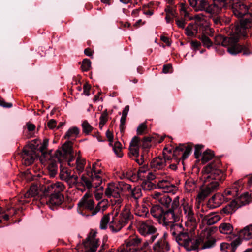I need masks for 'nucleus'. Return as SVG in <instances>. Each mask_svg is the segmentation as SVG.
Returning a JSON list of instances; mask_svg holds the SVG:
<instances>
[{"mask_svg":"<svg viewBox=\"0 0 252 252\" xmlns=\"http://www.w3.org/2000/svg\"><path fill=\"white\" fill-rule=\"evenodd\" d=\"M201 180L204 186L201 188L197 199L199 202L204 200L210 193L217 190L219 188V182L224 180L225 175L221 170L216 168L212 163L204 167L201 172Z\"/></svg>","mask_w":252,"mask_h":252,"instance_id":"nucleus-1","label":"nucleus"},{"mask_svg":"<svg viewBox=\"0 0 252 252\" xmlns=\"http://www.w3.org/2000/svg\"><path fill=\"white\" fill-rule=\"evenodd\" d=\"M241 33L245 37L247 32H233L229 37H225L221 34H218L215 37L216 44L221 45L227 47L228 52L232 55H236L243 52V55H249L252 52L247 45H241L238 43Z\"/></svg>","mask_w":252,"mask_h":252,"instance_id":"nucleus-2","label":"nucleus"},{"mask_svg":"<svg viewBox=\"0 0 252 252\" xmlns=\"http://www.w3.org/2000/svg\"><path fill=\"white\" fill-rule=\"evenodd\" d=\"M179 206V201L174 200L170 208L164 211L160 205H156L151 208L150 213L153 217L158 219L159 223L167 225L169 223L179 220L180 212Z\"/></svg>","mask_w":252,"mask_h":252,"instance_id":"nucleus-3","label":"nucleus"},{"mask_svg":"<svg viewBox=\"0 0 252 252\" xmlns=\"http://www.w3.org/2000/svg\"><path fill=\"white\" fill-rule=\"evenodd\" d=\"M213 230L211 228H206L203 230L198 236L195 239L191 237L189 246L187 251H190L197 250L200 245L201 249H210L215 246L216 243V238L212 236Z\"/></svg>","mask_w":252,"mask_h":252,"instance_id":"nucleus-4","label":"nucleus"},{"mask_svg":"<svg viewBox=\"0 0 252 252\" xmlns=\"http://www.w3.org/2000/svg\"><path fill=\"white\" fill-rule=\"evenodd\" d=\"M181 14L185 19L195 20V24H189L186 28V32H193L194 31L204 32L210 30L209 24L205 19V16L203 14L195 15L193 17L190 16L185 4L181 3L180 8Z\"/></svg>","mask_w":252,"mask_h":252,"instance_id":"nucleus-5","label":"nucleus"},{"mask_svg":"<svg viewBox=\"0 0 252 252\" xmlns=\"http://www.w3.org/2000/svg\"><path fill=\"white\" fill-rule=\"evenodd\" d=\"M174 222L169 223L165 226L169 230L171 234L178 244L184 247L187 251L188 248L189 246V243L190 242L191 237L187 231H185L184 228L181 224Z\"/></svg>","mask_w":252,"mask_h":252,"instance_id":"nucleus-6","label":"nucleus"},{"mask_svg":"<svg viewBox=\"0 0 252 252\" xmlns=\"http://www.w3.org/2000/svg\"><path fill=\"white\" fill-rule=\"evenodd\" d=\"M132 217L129 208L125 206L119 215L117 212L113 217L109 224L110 229L113 233L119 232L128 223Z\"/></svg>","mask_w":252,"mask_h":252,"instance_id":"nucleus-7","label":"nucleus"},{"mask_svg":"<svg viewBox=\"0 0 252 252\" xmlns=\"http://www.w3.org/2000/svg\"><path fill=\"white\" fill-rule=\"evenodd\" d=\"M90 169V167L86 168V172L81 175V181L79 182V184L77 186L82 185L90 189L92 188H97L102 184V179L94 175Z\"/></svg>","mask_w":252,"mask_h":252,"instance_id":"nucleus-8","label":"nucleus"},{"mask_svg":"<svg viewBox=\"0 0 252 252\" xmlns=\"http://www.w3.org/2000/svg\"><path fill=\"white\" fill-rule=\"evenodd\" d=\"M231 8L235 16L238 18H242L244 16L250 14V12L252 11V3L249 4L244 3L240 1V0H234V2L227 8Z\"/></svg>","mask_w":252,"mask_h":252,"instance_id":"nucleus-9","label":"nucleus"},{"mask_svg":"<svg viewBox=\"0 0 252 252\" xmlns=\"http://www.w3.org/2000/svg\"><path fill=\"white\" fill-rule=\"evenodd\" d=\"M137 227L139 233L144 236L150 237L154 235H158L157 233V228L149 220H137Z\"/></svg>","mask_w":252,"mask_h":252,"instance_id":"nucleus-10","label":"nucleus"},{"mask_svg":"<svg viewBox=\"0 0 252 252\" xmlns=\"http://www.w3.org/2000/svg\"><path fill=\"white\" fill-rule=\"evenodd\" d=\"M232 3V0H214L213 3L209 5L204 11L211 15H218L222 8H227Z\"/></svg>","mask_w":252,"mask_h":252,"instance_id":"nucleus-11","label":"nucleus"},{"mask_svg":"<svg viewBox=\"0 0 252 252\" xmlns=\"http://www.w3.org/2000/svg\"><path fill=\"white\" fill-rule=\"evenodd\" d=\"M97 232L92 230L83 242L86 249L85 252H95L99 246V239L96 238Z\"/></svg>","mask_w":252,"mask_h":252,"instance_id":"nucleus-12","label":"nucleus"},{"mask_svg":"<svg viewBox=\"0 0 252 252\" xmlns=\"http://www.w3.org/2000/svg\"><path fill=\"white\" fill-rule=\"evenodd\" d=\"M60 177L62 180L65 181L70 187L77 186L79 184L78 177L74 174H71V172L65 167L60 166Z\"/></svg>","mask_w":252,"mask_h":252,"instance_id":"nucleus-13","label":"nucleus"},{"mask_svg":"<svg viewBox=\"0 0 252 252\" xmlns=\"http://www.w3.org/2000/svg\"><path fill=\"white\" fill-rule=\"evenodd\" d=\"M22 163L26 166L32 164L36 157L34 146H25L21 153Z\"/></svg>","mask_w":252,"mask_h":252,"instance_id":"nucleus-14","label":"nucleus"},{"mask_svg":"<svg viewBox=\"0 0 252 252\" xmlns=\"http://www.w3.org/2000/svg\"><path fill=\"white\" fill-rule=\"evenodd\" d=\"M105 195L108 198H113L116 199L115 202L118 204L121 203L122 196L118 183H109L107 185L105 191Z\"/></svg>","mask_w":252,"mask_h":252,"instance_id":"nucleus-15","label":"nucleus"},{"mask_svg":"<svg viewBox=\"0 0 252 252\" xmlns=\"http://www.w3.org/2000/svg\"><path fill=\"white\" fill-rule=\"evenodd\" d=\"M44 158L45 161L48 160V169L50 175L51 177H54L57 173L58 162H61L63 159L62 158H58L55 154L54 156H52L50 154L47 155V157Z\"/></svg>","mask_w":252,"mask_h":252,"instance_id":"nucleus-16","label":"nucleus"},{"mask_svg":"<svg viewBox=\"0 0 252 252\" xmlns=\"http://www.w3.org/2000/svg\"><path fill=\"white\" fill-rule=\"evenodd\" d=\"M94 201L91 198V194L89 192L86 193L78 204L80 208L91 211V213L94 209Z\"/></svg>","mask_w":252,"mask_h":252,"instance_id":"nucleus-17","label":"nucleus"},{"mask_svg":"<svg viewBox=\"0 0 252 252\" xmlns=\"http://www.w3.org/2000/svg\"><path fill=\"white\" fill-rule=\"evenodd\" d=\"M72 148L71 142L68 141L64 143L61 149L56 150L55 155L58 158H62L63 159L67 158L71 156Z\"/></svg>","mask_w":252,"mask_h":252,"instance_id":"nucleus-18","label":"nucleus"},{"mask_svg":"<svg viewBox=\"0 0 252 252\" xmlns=\"http://www.w3.org/2000/svg\"><path fill=\"white\" fill-rule=\"evenodd\" d=\"M170 159L168 157L158 156L154 158L151 162L150 165L154 170L164 169Z\"/></svg>","mask_w":252,"mask_h":252,"instance_id":"nucleus-19","label":"nucleus"},{"mask_svg":"<svg viewBox=\"0 0 252 252\" xmlns=\"http://www.w3.org/2000/svg\"><path fill=\"white\" fill-rule=\"evenodd\" d=\"M64 188L65 187L62 182H57L45 186L43 189L44 194L46 195L48 193L61 194V192Z\"/></svg>","mask_w":252,"mask_h":252,"instance_id":"nucleus-20","label":"nucleus"},{"mask_svg":"<svg viewBox=\"0 0 252 252\" xmlns=\"http://www.w3.org/2000/svg\"><path fill=\"white\" fill-rule=\"evenodd\" d=\"M166 234L163 236L157 241L153 246V251L151 252H164L170 250L168 243L166 240Z\"/></svg>","mask_w":252,"mask_h":252,"instance_id":"nucleus-21","label":"nucleus"},{"mask_svg":"<svg viewBox=\"0 0 252 252\" xmlns=\"http://www.w3.org/2000/svg\"><path fill=\"white\" fill-rule=\"evenodd\" d=\"M235 32H241L252 27V14H249L240 21V24L234 26Z\"/></svg>","mask_w":252,"mask_h":252,"instance_id":"nucleus-22","label":"nucleus"},{"mask_svg":"<svg viewBox=\"0 0 252 252\" xmlns=\"http://www.w3.org/2000/svg\"><path fill=\"white\" fill-rule=\"evenodd\" d=\"M64 200V197L62 194L51 193L47 203L49 208L54 210L55 208L60 205Z\"/></svg>","mask_w":252,"mask_h":252,"instance_id":"nucleus-23","label":"nucleus"},{"mask_svg":"<svg viewBox=\"0 0 252 252\" xmlns=\"http://www.w3.org/2000/svg\"><path fill=\"white\" fill-rule=\"evenodd\" d=\"M158 188L162 189L164 192L174 193L177 190V187L167 180H162L158 183Z\"/></svg>","mask_w":252,"mask_h":252,"instance_id":"nucleus-24","label":"nucleus"},{"mask_svg":"<svg viewBox=\"0 0 252 252\" xmlns=\"http://www.w3.org/2000/svg\"><path fill=\"white\" fill-rule=\"evenodd\" d=\"M180 208L181 209V210L179 209V210L180 214L181 213V211H183L184 218L195 215L192 206L191 204H189V202L187 201L185 198H183L181 200Z\"/></svg>","mask_w":252,"mask_h":252,"instance_id":"nucleus-25","label":"nucleus"},{"mask_svg":"<svg viewBox=\"0 0 252 252\" xmlns=\"http://www.w3.org/2000/svg\"><path fill=\"white\" fill-rule=\"evenodd\" d=\"M140 242L141 239L135 236L125 241V246L124 247L129 252H138V248L137 247Z\"/></svg>","mask_w":252,"mask_h":252,"instance_id":"nucleus-26","label":"nucleus"},{"mask_svg":"<svg viewBox=\"0 0 252 252\" xmlns=\"http://www.w3.org/2000/svg\"><path fill=\"white\" fill-rule=\"evenodd\" d=\"M140 138L136 136H134L130 142L129 150L130 155L137 158L139 156Z\"/></svg>","mask_w":252,"mask_h":252,"instance_id":"nucleus-27","label":"nucleus"},{"mask_svg":"<svg viewBox=\"0 0 252 252\" xmlns=\"http://www.w3.org/2000/svg\"><path fill=\"white\" fill-rule=\"evenodd\" d=\"M247 195H241L240 199H237L236 201L231 202L229 205L227 206L225 208H223L222 211L225 214H231L233 212V209L232 208V206L236 204L238 205L237 207H239L241 205H244L247 203Z\"/></svg>","mask_w":252,"mask_h":252,"instance_id":"nucleus-28","label":"nucleus"},{"mask_svg":"<svg viewBox=\"0 0 252 252\" xmlns=\"http://www.w3.org/2000/svg\"><path fill=\"white\" fill-rule=\"evenodd\" d=\"M189 3L195 11H204L207 6V0H188Z\"/></svg>","mask_w":252,"mask_h":252,"instance_id":"nucleus-29","label":"nucleus"},{"mask_svg":"<svg viewBox=\"0 0 252 252\" xmlns=\"http://www.w3.org/2000/svg\"><path fill=\"white\" fill-rule=\"evenodd\" d=\"M192 148L190 146H185L180 145L179 146L176 147L174 151V155L180 154V152H182V158L183 160L186 159L189 155Z\"/></svg>","mask_w":252,"mask_h":252,"instance_id":"nucleus-30","label":"nucleus"},{"mask_svg":"<svg viewBox=\"0 0 252 252\" xmlns=\"http://www.w3.org/2000/svg\"><path fill=\"white\" fill-rule=\"evenodd\" d=\"M200 216L202 219V221L209 225L215 224L220 219V217L215 213H210L205 216L200 214Z\"/></svg>","mask_w":252,"mask_h":252,"instance_id":"nucleus-31","label":"nucleus"},{"mask_svg":"<svg viewBox=\"0 0 252 252\" xmlns=\"http://www.w3.org/2000/svg\"><path fill=\"white\" fill-rule=\"evenodd\" d=\"M185 226L190 231H193L197 226V220L195 215L185 218Z\"/></svg>","mask_w":252,"mask_h":252,"instance_id":"nucleus-32","label":"nucleus"},{"mask_svg":"<svg viewBox=\"0 0 252 252\" xmlns=\"http://www.w3.org/2000/svg\"><path fill=\"white\" fill-rule=\"evenodd\" d=\"M224 199V197L222 195L216 194L209 199V203L212 208H217L222 204Z\"/></svg>","mask_w":252,"mask_h":252,"instance_id":"nucleus-33","label":"nucleus"},{"mask_svg":"<svg viewBox=\"0 0 252 252\" xmlns=\"http://www.w3.org/2000/svg\"><path fill=\"white\" fill-rule=\"evenodd\" d=\"M239 236L242 239L246 240L252 239V224L246 226L240 230Z\"/></svg>","mask_w":252,"mask_h":252,"instance_id":"nucleus-34","label":"nucleus"},{"mask_svg":"<svg viewBox=\"0 0 252 252\" xmlns=\"http://www.w3.org/2000/svg\"><path fill=\"white\" fill-rule=\"evenodd\" d=\"M80 132V129L76 126L70 127L66 132L64 138L65 139L74 140L78 136Z\"/></svg>","mask_w":252,"mask_h":252,"instance_id":"nucleus-35","label":"nucleus"},{"mask_svg":"<svg viewBox=\"0 0 252 252\" xmlns=\"http://www.w3.org/2000/svg\"><path fill=\"white\" fill-rule=\"evenodd\" d=\"M184 187L185 190L187 192L191 193L196 190L197 184L193 179L189 178L186 181Z\"/></svg>","mask_w":252,"mask_h":252,"instance_id":"nucleus-36","label":"nucleus"},{"mask_svg":"<svg viewBox=\"0 0 252 252\" xmlns=\"http://www.w3.org/2000/svg\"><path fill=\"white\" fill-rule=\"evenodd\" d=\"M101 164L99 161L94 162L92 165V169L90 168V170L93 173L97 176H99L103 179L104 177V173L101 168Z\"/></svg>","mask_w":252,"mask_h":252,"instance_id":"nucleus-37","label":"nucleus"},{"mask_svg":"<svg viewBox=\"0 0 252 252\" xmlns=\"http://www.w3.org/2000/svg\"><path fill=\"white\" fill-rule=\"evenodd\" d=\"M149 212V209L146 204H143L141 207H137L135 209V214L136 216L146 217Z\"/></svg>","mask_w":252,"mask_h":252,"instance_id":"nucleus-38","label":"nucleus"},{"mask_svg":"<svg viewBox=\"0 0 252 252\" xmlns=\"http://www.w3.org/2000/svg\"><path fill=\"white\" fill-rule=\"evenodd\" d=\"M158 202L167 209L171 207L173 202V201L172 202L171 198L168 195L165 194H163V195H161L159 198Z\"/></svg>","mask_w":252,"mask_h":252,"instance_id":"nucleus-39","label":"nucleus"},{"mask_svg":"<svg viewBox=\"0 0 252 252\" xmlns=\"http://www.w3.org/2000/svg\"><path fill=\"white\" fill-rule=\"evenodd\" d=\"M76 170L78 174L82 173L84 169V167L86 164V160L79 157H78L76 159Z\"/></svg>","mask_w":252,"mask_h":252,"instance_id":"nucleus-40","label":"nucleus"},{"mask_svg":"<svg viewBox=\"0 0 252 252\" xmlns=\"http://www.w3.org/2000/svg\"><path fill=\"white\" fill-rule=\"evenodd\" d=\"M233 226L228 223H222L219 226V230L220 233L223 234H230L233 231Z\"/></svg>","mask_w":252,"mask_h":252,"instance_id":"nucleus-41","label":"nucleus"},{"mask_svg":"<svg viewBox=\"0 0 252 252\" xmlns=\"http://www.w3.org/2000/svg\"><path fill=\"white\" fill-rule=\"evenodd\" d=\"M158 236V235H152L149 237V239L146 240L143 243L142 247L141 248V251L138 250V252H145L147 250H149V245L152 244Z\"/></svg>","mask_w":252,"mask_h":252,"instance_id":"nucleus-42","label":"nucleus"},{"mask_svg":"<svg viewBox=\"0 0 252 252\" xmlns=\"http://www.w3.org/2000/svg\"><path fill=\"white\" fill-rule=\"evenodd\" d=\"M130 192V196L135 200L136 203L137 200L142 195L141 188L139 187H135L131 189Z\"/></svg>","mask_w":252,"mask_h":252,"instance_id":"nucleus-43","label":"nucleus"},{"mask_svg":"<svg viewBox=\"0 0 252 252\" xmlns=\"http://www.w3.org/2000/svg\"><path fill=\"white\" fill-rule=\"evenodd\" d=\"M214 156L213 152L210 150H206L203 153L201 158L202 162L204 163L211 160Z\"/></svg>","mask_w":252,"mask_h":252,"instance_id":"nucleus-44","label":"nucleus"},{"mask_svg":"<svg viewBox=\"0 0 252 252\" xmlns=\"http://www.w3.org/2000/svg\"><path fill=\"white\" fill-rule=\"evenodd\" d=\"M113 146V150L116 155L118 157H122L123 156V153L122 152V144L119 141H116Z\"/></svg>","mask_w":252,"mask_h":252,"instance_id":"nucleus-45","label":"nucleus"},{"mask_svg":"<svg viewBox=\"0 0 252 252\" xmlns=\"http://www.w3.org/2000/svg\"><path fill=\"white\" fill-rule=\"evenodd\" d=\"M243 182L242 180H239L236 181L233 185L232 186V189H233V191L237 193L238 192L239 188L241 187L242 185ZM232 191L231 190H226L225 193L226 195H231L232 194Z\"/></svg>","mask_w":252,"mask_h":252,"instance_id":"nucleus-46","label":"nucleus"},{"mask_svg":"<svg viewBox=\"0 0 252 252\" xmlns=\"http://www.w3.org/2000/svg\"><path fill=\"white\" fill-rule=\"evenodd\" d=\"M110 216L109 214H106L101 218L100 222V228L101 229H105L107 228L108 223H110Z\"/></svg>","mask_w":252,"mask_h":252,"instance_id":"nucleus-47","label":"nucleus"},{"mask_svg":"<svg viewBox=\"0 0 252 252\" xmlns=\"http://www.w3.org/2000/svg\"><path fill=\"white\" fill-rule=\"evenodd\" d=\"M118 184L122 195H123V192L127 191L130 192L131 189V186L130 185L123 181L119 182Z\"/></svg>","mask_w":252,"mask_h":252,"instance_id":"nucleus-48","label":"nucleus"},{"mask_svg":"<svg viewBox=\"0 0 252 252\" xmlns=\"http://www.w3.org/2000/svg\"><path fill=\"white\" fill-rule=\"evenodd\" d=\"M198 38L201 40L203 46L206 47H210L212 45V42L209 38L204 34L198 36Z\"/></svg>","mask_w":252,"mask_h":252,"instance_id":"nucleus-49","label":"nucleus"},{"mask_svg":"<svg viewBox=\"0 0 252 252\" xmlns=\"http://www.w3.org/2000/svg\"><path fill=\"white\" fill-rule=\"evenodd\" d=\"M82 131L86 135H88L93 130V127L87 121H84L82 123Z\"/></svg>","mask_w":252,"mask_h":252,"instance_id":"nucleus-50","label":"nucleus"},{"mask_svg":"<svg viewBox=\"0 0 252 252\" xmlns=\"http://www.w3.org/2000/svg\"><path fill=\"white\" fill-rule=\"evenodd\" d=\"M48 145V140L47 139H45L41 145L39 147V151L42 153L43 156V158H46L47 157V155L49 154L46 153V150L47 148Z\"/></svg>","mask_w":252,"mask_h":252,"instance_id":"nucleus-51","label":"nucleus"},{"mask_svg":"<svg viewBox=\"0 0 252 252\" xmlns=\"http://www.w3.org/2000/svg\"><path fill=\"white\" fill-rule=\"evenodd\" d=\"M147 126L146 123L140 124L137 127L136 132L137 135H141L146 133Z\"/></svg>","mask_w":252,"mask_h":252,"instance_id":"nucleus-52","label":"nucleus"},{"mask_svg":"<svg viewBox=\"0 0 252 252\" xmlns=\"http://www.w3.org/2000/svg\"><path fill=\"white\" fill-rule=\"evenodd\" d=\"M99 120V127L102 129V127L106 123L108 120V113L106 111H104L101 114Z\"/></svg>","mask_w":252,"mask_h":252,"instance_id":"nucleus-53","label":"nucleus"},{"mask_svg":"<svg viewBox=\"0 0 252 252\" xmlns=\"http://www.w3.org/2000/svg\"><path fill=\"white\" fill-rule=\"evenodd\" d=\"M91 65V62L89 59H85L82 61V64L81 65L82 70L83 71H88Z\"/></svg>","mask_w":252,"mask_h":252,"instance_id":"nucleus-54","label":"nucleus"},{"mask_svg":"<svg viewBox=\"0 0 252 252\" xmlns=\"http://www.w3.org/2000/svg\"><path fill=\"white\" fill-rule=\"evenodd\" d=\"M154 184L148 180L143 182L142 184V187L144 190H151L154 188Z\"/></svg>","mask_w":252,"mask_h":252,"instance_id":"nucleus-55","label":"nucleus"},{"mask_svg":"<svg viewBox=\"0 0 252 252\" xmlns=\"http://www.w3.org/2000/svg\"><path fill=\"white\" fill-rule=\"evenodd\" d=\"M241 238L239 236L238 238L233 241L230 244V248L232 250L233 252H234L237 247L241 244Z\"/></svg>","mask_w":252,"mask_h":252,"instance_id":"nucleus-56","label":"nucleus"},{"mask_svg":"<svg viewBox=\"0 0 252 252\" xmlns=\"http://www.w3.org/2000/svg\"><path fill=\"white\" fill-rule=\"evenodd\" d=\"M212 20L216 25H222L223 24V20L220 16H217V15L214 16H212Z\"/></svg>","mask_w":252,"mask_h":252,"instance_id":"nucleus-57","label":"nucleus"},{"mask_svg":"<svg viewBox=\"0 0 252 252\" xmlns=\"http://www.w3.org/2000/svg\"><path fill=\"white\" fill-rule=\"evenodd\" d=\"M28 190L33 197H35L38 193V189L36 185L31 186Z\"/></svg>","mask_w":252,"mask_h":252,"instance_id":"nucleus-58","label":"nucleus"},{"mask_svg":"<svg viewBox=\"0 0 252 252\" xmlns=\"http://www.w3.org/2000/svg\"><path fill=\"white\" fill-rule=\"evenodd\" d=\"M203 147L202 145H197L195 147L194 155L196 158H198L201 154V149Z\"/></svg>","mask_w":252,"mask_h":252,"instance_id":"nucleus-59","label":"nucleus"},{"mask_svg":"<svg viewBox=\"0 0 252 252\" xmlns=\"http://www.w3.org/2000/svg\"><path fill=\"white\" fill-rule=\"evenodd\" d=\"M166 14L176 16L175 8L171 6H167L165 8Z\"/></svg>","mask_w":252,"mask_h":252,"instance_id":"nucleus-60","label":"nucleus"},{"mask_svg":"<svg viewBox=\"0 0 252 252\" xmlns=\"http://www.w3.org/2000/svg\"><path fill=\"white\" fill-rule=\"evenodd\" d=\"M220 249L223 252H228L227 250L231 249L230 245L227 243H221L220 244Z\"/></svg>","mask_w":252,"mask_h":252,"instance_id":"nucleus-61","label":"nucleus"},{"mask_svg":"<svg viewBox=\"0 0 252 252\" xmlns=\"http://www.w3.org/2000/svg\"><path fill=\"white\" fill-rule=\"evenodd\" d=\"M176 24L180 28L183 29L185 25V20L182 18L175 20Z\"/></svg>","mask_w":252,"mask_h":252,"instance_id":"nucleus-62","label":"nucleus"},{"mask_svg":"<svg viewBox=\"0 0 252 252\" xmlns=\"http://www.w3.org/2000/svg\"><path fill=\"white\" fill-rule=\"evenodd\" d=\"M172 65L170 64L164 65L163 66L162 72L165 74L170 73L172 72Z\"/></svg>","mask_w":252,"mask_h":252,"instance_id":"nucleus-63","label":"nucleus"},{"mask_svg":"<svg viewBox=\"0 0 252 252\" xmlns=\"http://www.w3.org/2000/svg\"><path fill=\"white\" fill-rule=\"evenodd\" d=\"M101 202H100L97 204V205L95 207H94V209L93 210V212L91 213V216H94L100 211L101 208Z\"/></svg>","mask_w":252,"mask_h":252,"instance_id":"nucleus-64","label":"nucleus"}]
</instances>
